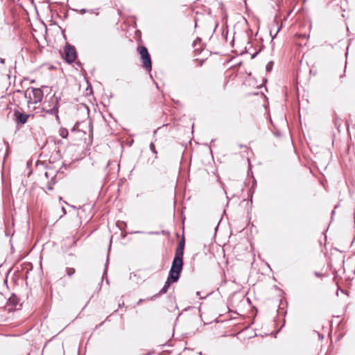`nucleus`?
Wrapping results in <instances>:
<instances>
[{
    "label": "nucleus",
    "instance_id": "7ed1b4c3",
    "mask_svg": "<svg viewBox=\"0 0 355 355\" xmlns=\"http://www.w3.org/2000/svg\"><path fill=\"white\" fill-rule=\"evenodd\" d=\"M64 60L67 63H73L77 58L76 48L70 44H67L64 49Z\"/></svg>",
    "mask_w": 355,
    "mask_h": 355
},
{
    "label": "nucleus",
    "instance_id": "9d476101",
    "mask_svg": "<svg viewBox=\"0 0 355 355\" xmlns=\"http://www.w3.org/2000/svg\"><path fill=\"white\" fill-rule=\"evenodd\" d=\"M185 245V241L184 238L183 237L180 241L178 245V247L175 249V254L180 255V256H184V249Z\"/></svg>",
    "mask_w": 355,
    "mask_h": 355
},
{
    "label": "nucleus",
    "instance_id": "f03ea898",
    "mask_svg": "<svg viewBox=\"0 0 355 355\" xmlns=\"http://www.w3.org/2000/svg\"><path fill=\"white\" fill-rule=\"evenodd\" d=\"M137 51L141 55L143 67L146 71H150L152 69V61L148 49L144 46H139L137 47Z\"/></svg>",
    "mask_w": 355,
    "mask_h": 355
},
{
    "label": "nucleus",
    "instance_id": "f3484780",
    "mask_svg": "<svg viewBox=\"0 0 355 355\" xmlns=\"http://www.w3.org/2000/svg\"><path fill=\"white\" fill-rule=\"evenodd\" d=\"M299 38H303V39H307L309 35H307L306 34H300L297 35Z\"/></svg>",
    "mask_w": 355,
    "mask_h": 355
},
{
    "label": "nucleus",
    "instance_id": "2eb2a0df",
    "mask_svg": "<svg viewBox=\"0 0 355 355\" xmlns=\"http://www.w3.org/2000/svg\"><path fill=\"white\" fill-rule=\"evenodd\" d=\"M91 12V13H93V12H94V13H95L96 15H98V12H94L93 10H86V9H81V10H79V12H80V14H82V15H83V14H85V13H86V12Z\"/></svg>",
    "mask_w": 355,
    "mask_h": 355
},
{
    "label": "nucleus",
    "instance_id": "423d86ee",
    "mask_svg": "<svg viewBox=\"0 0 355 355\" xmlns=\"http://www.w3.org/2000/svg\"><path fill=\"white\" fill-rule=\"evenodd\" d=\"M29 117V114L24 112H21L18 110L14 111V119L15 120L17 125H23L27 122Z\"/></svg>",
    "mask_w": 355,
    "mask_h": 355
},
{
    "label": "nucleus",
    "instance_id": "6ab92c4d",
    "mask_svg": "<svg viewBox=\"0 0 355 355\" xmlns=\"http://www.w3.org/2000/svg\"><path fill=\"white\" fill-rule=\"evenodd\" d=\"M279 29H280V27H279V28H278V29H277V33H276L275 35H274V34H272V32L270 31V35L272 36V39H274V38L276 37L277 33L279 32Z\"/></svg>",
    "mask_w": 355,
    "mask_h": 355
},
{
    "label": "nucleus",
    "instance_id": "f257e3e1",
    "mask_svg": "<svg viewBox=\"0 0 355 355\" xmlns=\"http://www.w3.org/2000/svg\"><path fill=\"white\" fill-rule=\"evenodd\" d=\"M60 98L56 96L55 94L52 96L47 95L42 104V110L46 113L54 115L56 119L59 120L58 111L60 107Z\"/></svg>",
    "mask_w": 355,
    "mask_h": 355
},
{
    "label": "nucleus",
    "instance_id": "aec40b11",
    "mask_svg": "<svg viewBox=\"0 0 355 355\" xmlns=\"http://www.w3.org/2000/svg\"><path fill=\"white\" fill-rule=\"evenodd\" d=\"M53 148H54V150L56 151V153H60V150H57V146L56 145L54 144H53Z\"/></svg>",
    "mask_w": 355,
    "mask_h": 355
},
{
    "label": "nucleus",
    "instance_id": "20e7f679",
    "mask_svg": "<svg viewBox=\"0 0 355 355\" xmlns=\"http://www.w3.org/2000/svg\"><path fill=\"white\" fill-rule=\"evenodd\" d=\"M28 90L31 91L29 92V98L33 103L36 104L42 101L44 94L43 91L40 88L31 87Z\"/></svg>",
    "mask_w": 355,
    "mask_h": 355
},
{
    "label": "nucleus",
    "instance_id": "a211bd4d",
    "mask_svg": "<svg viewBox=\"0 0 355 355\" xmlns=\"http://www.w3.org/2000/svg\"><path fill=\"white\" fill-rule=\"evenodd\" d=\"M279 29H280V27H279V28H278V29H277V33H276L275 35H274V34H272V32L270 31V35L272 36V39H274V38L276 37L277 33L279 32Z\"/></svg>",
    "mask_w": 355,
    "mask_h": 355
},
{
    "label": "nucleus",
    "instance_id": "393cba45",
    "mask_svg": "<svg viewBox=\"0 0 355 355\" xmlns=\"http://www.w3.org/2000/svg\"><path fill=\"white\" fill-rule=\"evenodd\" d=\"M112 242V241H110V243ZM111 248V243L109 245V249Z\"/></svg>",
    "mask_w": 355,
    "mask_h": 355
},
{
    "label": "nucleus",
    "instance_id": "9b49d317",
    "mask_svg": "<svg viewBox=\"0 0 355 355\" xmlns=\"http://www.w3.org/2000/svg\"><path fill=\"white\" fill-rule=\"evenodd\" d=\"M173 283V282H168V279H166V282H165L162 288L159 291V293L155 295L154 297H156L159 295H163V294H165L166 293H167L171 284Z\"/></svg>",
    "mask_w": 355,
    "mask_h": 355
},
{
    "label": "nucleus",
    "instance_id": "0eeeda50",
    "mask_svg": "<svg viewBox=\"0 0 355 355\" xmlns=\"http://www.w3.org/2000/svg\"><path fill=\"white\" fill-rule=\"evenodd\" d=\"M183 264V257L175 254L171 268L181 272Z\"/></svg>",
    "mask_w": 355,
    "mask_h": 355
},
{
    "label": "nucleus",
    "instance_id": "4be33fe9",
    "mask_svg": "<svg viewBox=\"0 0 355 355\" xmlns=\"http://www.w3.org/2000/svg\"><path fill=\"white\" fill-rule=\"evenodd\" d=\"M0 62H1V64H4V63H5V60H4V59H3V58H0Z\"/></svg>",
    "mask_w": 355,
    "mask_h": 355
},
{
    "label": "nucleus",
    "instance_id": "ddd939ff",
    "mask_svg": "<svg viewBox=\"0 0 355 355\" xmlns=\"http://www.w3.org/2000/svg\"><path fill=\"white\" fill-rule=\"evenodd\" d=\"M66 271L68 277H71L76 272L75 269L73 268H67Z\"/></svg>",
    "mask_w": 355,
    "mask_h": 355
},
{
    "label": "nucleus",
    "instance_id": "dca6fc26",
    "mask_svg": "<svg viewBox=\"0 0 355 355\" xmlns=\"http://www.w3.org/2000/svg\"><path fill=\"white\" fill-rule=\"evenodd\" d=\"M272 67H273V62L270 61L269 62L266 66V70L268 71V72H270L272 71Z\"/></svg>",
    "mask_w": 355,
    "mask_h": 355
},
{
    "label": "nucleus",
    "instance_id": "f8f14e48",
    "mask_svg": "<svg viewBox=\"0 0 355 355\" xmlns=\"http://www.w3.org/2000/svg\"><path fill=\"white\" fill-rule=\"evenodd\" d=\"M69 135L68 130L66 128H61L60 130V135L62 138H67Z\"/></svg>",
    "mask_w": 355,
    "mask_h": 355
},
{
    "label": "nucleus",
    "instance_id": "4468645a",
    "mask_svg": "<svg viewBox=\"0 0 355 355\" xmlns=\"http://www.w3.org/2000/svg\"><path fill=\"white\" fill-rule=\"evenodd\" d=\"M150 149L153 153V154L155 155V158H157V151L156 150V148H155V146L153 142H151L150 144Z\"/></svg>",
    "mask_w": 355,
    "mask_h": 355
},
{
    "label": "nucleus",
    "instance_id": "b1692460",
    "mask_svg": "<svg viewBox=\"0 0 355 355\" xmlns=\"http://www.w3.org/2000/svg\"><path fill=\"white\" fill-rule=\"evenodd\" d=\"M142 301H143V300H142L141 299H140V300H139V302H137V304H141Z\"/></svg>",
    "mask_w": 355,
    "mask_h": 355
},
{
    "label": "nucleus",
    "instance_id": "a878e982",
    "mask_svg": "<svg viewBox=\"0 0 355 355\" xmlns=\"http://www.w3.org/2000/svg\"><path fill=\"white\" fill-rule=\"evenodd\" d=\"M197 295H200V292L196 293Z\"/></svg>",
    "mask_w": 355,
    "mask_h": 355
},
{
    "label": "nucleus",
    "instance_id": "412c9836",
    "mask_svg": "<svg viewBox=\"0 0 355 355\" xmlns=\"http://www.w3.org/2000/svg\"><path fill=\"white\" fill-rule=\"evenodd\" d=\"M62 212H63V215H65L67 211H66V209L64 207H62Z\"/></svg>",
    "mask_w": 355,
    "mask_h": 355
},
{
    "label": "nucleus",
    "instance_id": "1a4fd4ad",
    "mask_svg": "<svg viewBox=\"0 0 355 355\" xmlns=\"http://www.w3.org/2000/svg\"><path fill=\"white\" fill-rule=\"evenodd\" d=\"M180 272L171 268L167 279H168V282H172L173 283L177 282L180 278Z\"/></svg>",
    "mask_w": 355,
    "mask_h": 355
},
{
    "label": "nucleus",
    "instance_id": "6e6552de",
    "mask_svg": "<svg viewBox=\"0 0 355 355\" xmlns=\"http://www.w3.org/2000/svg\"><path fill=\"white\" fill-rule=\"evenodd\" d=\"M19 304V298L15 295L12 294L8 300V306H11L9 310L16 309L17 306Z\"/></svg>",
    "mask_w": 355,
    "mask_h": 355
},
{
    "label": "nucleus",
    "instance_id": "39448f33",
    "mask_svg": "<svg viewBox=\"0 0 355 355\" xmlns=\"http://www.w3.org/2000/svg\"><path fill=\"white\" fill-rule=\"evenodd\" d=\"M58 171H55L52 168L48 169L45 173L44 175L46 179H50V181L48 182L46 184V188L48 190H52L53 189V185L56 183V176H57Z\"/></svg>",
    "mask_w": 355,
    "mask_h": 355
},
{
    "label": "nucleus",
    "instance_id": "5701e85b",
    "mask_svg": "<svg viewBox=\"0 0 355 355\" xmlns=\"http://www.w3.org/2000/svg\"><path fill=\"white\" fill-rule=\"evenodd\" d=\"M315 275L317 277H320V275L318 272H315Z\"/></svg>",
    "mask_w": 355,
    "mask_h": 355
}]
</instances>
